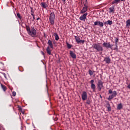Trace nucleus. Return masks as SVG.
Returning a JSON list of instances; mask_svg holds the SVG:
<instances>
[{
    "label": "nucleus",
    "mask_w": 130,
    "mask_h": 130,
    "mask_svg": "<svg viewBox=\"0 0 130 130\" xmlns=\"http://www.w3.org/2000/svg\"><path fill=\"white\" fill-rule=\"evenodd\" d=\"M92 47L96 50L98 52H102L103 51V47L100 45V43H94L92 45Z\"/></svg>",
    "instance_id": "1"
},
{
    "label": "nucleus",
    "mask_w": 130,
    "mask_h": 130,
    "mask_svg": "<svg viewBox=\"0 0 130 130\" xmlns=\"http://www.w3.org/2000/svg\"><path fill=\"white\" fill-rule=\"evenodd\" d=\"M109 94H112L110 95L108 98V100H109V101H111V100H112V99H113V98H114V97H116V95H117V92H116V91H113L111 89H109Z\"/></svg>",
    "instance_id": "2"
},
{
    "label": "nucleus",
    "mask_w": 130,
    "mask_h": 130,
    "mask_svg": "<svg viewBox=\"0 0 130 130\" xmlns=\"http://www.w3.org/2000/svg\"><path fill=\"white\" fill-rule=\"evenodd\" d=\"M54 20H55V15L54 12H52L50 14L49 21L50 24L54 25Z\"/></svg>",
    "instance_id": "3"
},
{
    "label": "nucleus",
    "mask_w": 130,
    "mask_h": 130,
    "mask_svg": "<svg viewBox=\"0 0 130 130\" xmlns=\"http://www.w3.org/2000/svg\"><path fill=\"white\" fill-rule=\"evenodd\" d=\"M37 33V31H36V29L34 28V27H32L31 28V30L29 32L28 35L32 36V37H34V36L36 35Z\"/></svg>",
    "instance_id": "4"
},
{
    "label": "nucleus",
    "mask_w": 130,
    "mask_h": 130,
    "mask_svg": "<svg viewBox=\"0 0 130 130\" xmlns=\"http://www.w3.org/2000/svg\"><path fill=\"white\" fill-rule=\"evenodd\" d=\"M103 88V82L101 80L98 81V89L99 91H101V89Z\"/></svg>",
    "instance_id": "5"
},
{
    "label": "nucleus",
    "mask_w": 130,
    "mask_h": 130,
    "mask_svg": "<svg viewBox=\"0 0 130 130\" xmlns=\"http://www.w3.org/2000/svg\"><path fill=\"white\" fill-rule=\"evenodd\" d=\"M103 45L104 47H106V48H110L111 49H112V47L113 46V45H110V43L109 42H104Z\"/></svg>",
    "instance_id": "6"
},
{
    "label": "nucleus",
    "mask_w": 130,
    "mask_h": 130,
    "mask_svg": "<svg viewBox=\"0 0 130 130\" xmlns=\"http://www.w3.org/2000/svg\"><path fill=\"white\" fill-rule=\"evenodd\" d=\"M82 99L83 101H85L87 100V98L88 97V95L87 94V92L86 91H83L81 95Z\"/></svg>",
    "instance_id": "7"
},
{
    "label": "nucleus",
    "mask_w": 130,
    "mask_h": 130,
    "mask_svg": "<svg viewBox=\"0 0 130 130\" xmlns=\"http://www.w3.org/2000/svg\"><path fill=\"white\" fill-rule=\"evenodd\" d=\"M87 16H88V13H84L79 18L81 21H85L87 19Z\"/></svg>",
    "instance_id": "8"
},
{
    "label": "nucleus",
    "mask_w": 130,
    "mask_h": 130,
    "mask_svg": "<svg viewBox=\"0 0 130 130\" xmlns=\"http://www.w3.org/2000/svg\"><path fill=\"white\" fill-rule=\"evenodd\" d=\"M94 26H100V27H103V26H104V24L103 23V22L98 21H95L94 23Z\"/></svg>",
    "instance_id": "9"
},
{
    "label": "nucleus",
    "mask_w": 130,
    "mask_h": 130,
    "mask_svg": "<svg viewBox=\"0 0 130 130\" xmlns=\"http://www.w3.org/2000/svg\"><path fill=\"white\" fill-rule=\"evenodd\" d=\"M89 7L83 6L82 9L80 11V14H86V12L88 11Z\"/></svg>",
    "instance_id": "10"
},
{
    "label": "nucleus",
    "mask_w": 130,
    "mask_h": 130,
    "mask_svg": "<svg viewBox=\"0 0 130 130\" xmlns=\"http://www.w3.org/2000/svg\"><path fill=\"white\" fill-rule=\"evenodd\" d=\"M90 84H91V88L92 89H93V91H95V89L96 88V86H95V84H94V80H91L90 81Z\"/></svg>",
    "instance_id": "11"
},
{
    "label": "nucleus",
    "mask_w": 130,
    "mask_h": 130,
    "mask_svg": "<svg viewBox=\"0 0 130 130\" xmlns=\"http://www.w3.org/2000/svg\"><path fill=\"white\" fill-rule=\"evenodd\" d=\"M104 61L106 62V63H110V62L111 61V60L110 59V58L109 57H105Z\"/></svg>",
    "instance_id": "12"
},
{
    "label": "nucleus",
    "mask_w": 130,
    "mask_h": 130,
    "mask_svg": "<svg viewBox=\"0 0 130 130\" xmlns=\"http://www.w3.org/2000/svg\"><path fill=\"white\" fill-rule=\"evenodd\" d=\"M114 12H115V6H113L109 8V13H112V14H114Z\"/></svg>",
    "instance_id": "13"
},
{
    "label": "nucleus",
    "mask_w": 130,
    "mask_h": 130,
    "mask_svg": "<svg viewBox=\"0 0 130 130\" xmlns=\"http://www.w3.org/2000/svg\"><path fill=\"white\" fill-rule=\"evenodd\" d=\"M70 54L72 58H77V55H76V54H75V53H74V52H73V51H70Z\"/></svg>",
    "instance_id": "14"
},
{
    "label": "nucleus",
    "mask_w": 130,
    "mask_h": 130,
    "mask_svg": "<svg viewBox=\"0 0 130 130\" xmlns=\"http://www.w3.org/2000/svg\"><path fill=\"white\" fill-rule=\"evenodd\" d=\"M47 44H48L49 46H50L51 48H53V44H52V41H51L50 40H48Z\"/></svg>",
    "instance_id": "15"
},
{
    "label": "nucleus",
    "mask_w": 130,
    "mask_h": 130,
    "mask_svg": "<svg viewBox=\"0 0 130 130\" xmlns=\"http://www.w3.org/2000/svg\"><path fill=\"white\" fill-rule=\"evenodd\" d=\"M46 51L48 54L49 55H51V50H50V47L49 46H48L47 49H46Z\"/></svg>",
    "instance_id": "16"
},
{
    "label": "nucleus",
    "mask_w": 130,
    "mask_h": 130,
    "mask_svg": "<svg viewBox=\"0 0 130 130\" xmlns=\"http://www.w3.org/2000/svg\"><path fill=\"white\" fill-rule=\"evenodd\" d=\"M53 36L55 37V40L57 41L59 39V37L58 36V35H57V33L54 32Z\"/></svg>",
    "instance_id": "17"
},
{
    "label": "nucleus",
    "mask_w": 130,
    "mask_h": 130,
    "mask_svg": "<svg viewBox=\"0 0 130 130\" xmlns=\"http://www.w3.org/2000/svg\"><path fill=\"white\" fill-rule=\"evenodd\" d=\"M115 42L116 47L114 49V50H117V49H118L117 42H118V38H116V39L115 40Z\"/></svg>",
    "instance_id": "18"
},
{
    "label": "nucleus",
    "mask_w": 130,
    "mask_h": 130,
    "mask_svg": "<svg viewBox=\"0 0 130 130\" xmlns=\"http://www.w3.org/2000/svg\"><path fill=\"white\" fill-rule=\"evenodd\" d=\"M41 6L42 7H43V8H44V9H45L46 8H47V7H48V5H47V4L44 2H42L41 3Z\"/></svg>",
    "instance_id": "19"
},
{
    "label": "nucleus",
    "mask_w": 130,
    "mask_h": 130,
    "mask_svg": "<svg viewBox=\"0 0 130 130\" xmlns=\"http://www.w3.org/2000/svg\"><path fill=\"white\" fill-rule=\"evenodd\" d=\"M130 26V19H128L126 21V26L127 27V28H129Z\"/></svg>",
    "instance_id": "20"
},
{
    "label": "nucleus",
    "mask_w": 130,
    "mask_h": 130,
    "mask_svg": "<svg viewBox=\"0 0 130 130\" xmlns=\"http://www.w3.org/2000/svg\"><path fill=\"white\" fill-rule=\"evenodd\" d=\"M75 38L76 40V42L79 44L80 43V40H81V39H80V38L77 37V36H75Z\"/></svg>",
    "instance_id": "21"
},
{
    "label": "nucleus",
    "mask_w": 130,
    "mask_h": 130,
    "mask_svg": "<svg viewBox=\"0 0 130 130\" xmlns=\"http://www.w3.org/2000/svg\"><path fill=\"white\" fill-rule=\"evenodd\" d=\"M117 109L118 110H120V109H122V104H121V103L118 104L117 106Z\"/></svg>",
    "instance_id": "22"
},
{
    "label": "nucleus",
    "mask_w": 130,
    "mask_h": 130,
    "mask_svg": "<svg viewBox=\"0 0 130 130\" xmlns=\"http://www.w3.org/2000/svg\"><path fill=\"white\" fill-rule=\"evenodd\" d=\"M25 28L26 29V30L27 31L28 34H29V32L31 31V30H30V27H29V26L26 25Z\"/></svg>",
    "instance_id": "23"
},
{
    "label": "nucleus",
    "mask_w": 130,
    "mask_h": 130,
    "mask_svg": "<svg viewBox=\"0 0 130 130\" xmlns=\"http://www.w3.org/2000/svg\"><path fill=\"white\" fill-rule=\"evenodd\" d=\"M120 2V0H114L112 2V5H114V4H118Z\"/></svg>",
    "instance_id": "24"
},
{
    "label": "nucleus",
    "mask_w": 130,
    "mask_h": 130,
    "mask_svg": "<svg viewBox=\"0 0 130 130\" xmlns=\"http://www.w3.org/2000/svg\"><path fill=\"white\" fill-rule=\"evenodd\" d=\"M84 1H85V4H84V7H88V5H89V3L87 0H83Z\"/></svg>",
    "instance_id": "25"
},
{
    "label": "nucleus",
    "mask_w": 130,
    "mask_h": 130,
    "mask_svg": "<svg viewBox=\"0 0 130 130\" xmlns=\"http://www.w3.org/2000/svg\"><path fill=\"white\" fill-rule=\"evenodd\" d=\"M66 44H67V47H68V48H69V49H71V48H72V45L70 44L68 42L66 43Z\"/></svg>",
    "instance_id": "26"
},
{
    "label": "nucleus",
    "mask_w": 130,
    "mask_h": 130,
    "mask_svg": "<svg viewBox=\"0 0 130 130\" xmlns=\"http://www.w3.org/2000/svg\"><path fill=\"white\" fill-rule=\"evenodd\" d=\"M1 87L4 91H6L7 87H6V86H5L4 85L1 84Z\"/></svg>",
    "instance_id": "27"
},
{
    "label": "nucleus",
    "mask_w": 130,
    "mask_h": 130,
    "mask_svg": "<svg viewBox=\"0 0 130 130\" xmlns=\"http://www.w3.org/2000/svg\"><path fill=\"white\" fill-rule=\"evenodd\" d=\"M107 22H108V25H112L113 24L112 21L111 20H108L107 21Z\"/></svg>",
    "instance_id": "28"
},
{
    "label": "nucleus",
    "mask_w": 130,
    "mask_h": 130,
    "mask_svg": "<svg viewBox=\"0 0 130 130\" xmlns=\"http://www.w3.org/2000/svg\"><path fill=\"white\" fill-rule=\"evenodd\" d=\"M88 73H89V74L90 75V76H92L93 72L91 70H89L88 71Z\"/></svg>",
    "instance_id": "29"
},
{
    "label": "nucleus",
    "mask_w": 130,
    "mask_h": 130,
    "mask_svg": "<svg viewBox=\"0 0 130 130\" xmlns=\"http://www.w3.org/2000/svg\"><path fill=\"white\" fill-rule=\"evenodd\" d=\"M108 111H111V107L110 106H106Z\"/></svg>",
    "instance_id": "30"
},
{
    "label": "nucleus",
    "mask_w": 130,
    "mask_h": 130,
    "mask_svg": "<svg viewBox=\"0 0 130 130\" xmlns=\"http://www.w3.org/2000/svg\"><path fill=\"white\" fill-rule=\"evenodd\" d=\"M17 16L19 19H22V17L21 16V15H20V13H17Z\"/></svg>",
    "instance_id": "31"
},
{
    "label": "nucleus",
    "mask_w": 130,
    "mask_h": 130,
    "mask_svg": "<svg viewBox=\"0 0 130 130\" xmlns=\"http://www.w3.org/2000/svg\"><path fill=\"white\" fill-rule=\"evenodd\" d=\"M90 103H91V101H90V100H87L86 104H88V105H89V104H90Z\"/></svg>",
    "instance_id": "32"
},
{
    "label": "nucleus",
    "mask_w": 130,
    "mask_h": 130,
    "mask_svg": "<svg viewBox=\"0 0 130 130\" xmlns=\"http://www.w3.org/2000/svg\"><path fill=\"white\" fill-rule=\"evenodd\" d=\"M84 43H85V41L84 40H80L79 41V43H82V44H84Z\"/></svg>",
    "instance_id": "33"
},
{
    "label": "nucleus",
    "mask_w": 130,
    "mask_h": 130,
    "mask_svg": "<svg viewBox=\"0 0 130 130\" xmlns=\"http://www.w3.org/2000/svg\"><path fill=\"white\" fill-rule=\"evenodd\" d=\"M2 74L3 75L5 79H7V74H6V73H3Z\"/></svg>",
    "instance_id": "34"
},
{
    "label": "nucleus",
    "mask_w": 130,
    "mask_h": 130,
    "mask_svg": "<svg viewBox=\"0 0 130 130\" xmlns=\"http://www.w3.org/2000/svg\"><path fill=\"white\" fill-rule=\"evenodd\" d=\"M12 95L14 97H15V96H16V92H15V91L13 92Z\"/></svg>",
    "instance_id": "35"
},
{
    "label": "nucleus",
    "mask_w": 130,
    "mask_h": 130,
    "mask_svg": "<svg viewBox=\"0 0 130 130\" xmlns=\"http://www.w3.org/2000/svg\"><path fill=\"white\" fill-rule=\"evenodd\" d=\"M106 105H107V106H110V104H109V102H107Z\"/></svg>",
    "instance_id": "36"
},
{
    "label": "nucleus",
    "mask_w": 130,
    "mask_h": 130,
    "mask_svg": "<svg viewBox=\"0 0 130 130\" xmlns=\"http://www.w3.org/2000/svg\"><path fill=\"white\" fill-rule=\"evenodd\" d=\"M104 25H108L107 21L104 22Z\"/></svg>",
    "instance_id": "37"
},
{
    "label": "nucleus",
    "mask_w": 130,
    "mask_h": 130,
    "mask_svg": "<svg viewBox=\"0 0 130 130\" xmlns=\"http://www.w3.org/2000/svg\"><path fill=\"white\" fill-rule=\"evenodd\" d=\"M41 52L42 55H43V56H44V55H45V54L44 53V52L43 51H41Z\"/></svg>",
    "instance_id": "38"
},
{
    "label": "nucleus",
    "mask_w": 130,
    "mask_h": 130,
    "mask_svg": "<svg viewBox=\"0 0 130 130\" xmlns=\"http://www.w3.org/2000/svg\"><path fill=\"white\" fill-rule=\"evenodd\" d=\"M127 87L128 89H130V83L127 85Z\"/></svg>",
    "instance_id": "39"
},
{
    "label": "nucleus",
    "mask_w": 130,
    "mask_h": 130,
    "mask_svg": "<svg viewBox=\"0 0 130 130\" xmlns=\"http://www.w3.org/2000/svg\"><path fill=\"white\" fill-rule=\"evenodd\" d=\"M32 17L34 20H35V15H32Z\"/></svg>",
    "instance_id": "40"
},
{
    "label": "nucleus",
    "mask_w": 130,
    "mask_h": 130,
    "mask_svg": "<svg viewBox=\"0 0 130 130\" xmlns=\"http://www.w3.org/2000/svg\"><path fill=\"white\" fill-rule=\"evenodd\" d=\"M31 16H33V15H34V14H33V12L31 13Z\"/></svg>",
    "instance_id": "41"
},
{
    "label": "nucleus",
    "mask_w": 130,
    "mask_h": 130,
    "mask_svg": "<svg viewBox=\"0 0 130 130\" xmlns=\"http://www.w3.org/2000/svg\"><path fill=\"white\" fill-rule=\"evenodd\" d=\"M37 20H40V18L38 17L37 19Z\"/></svg>",
    "instance_id": "42"
},
{
    "label": "nucleus",
    "mask_w": 130,
    "mask_h": 130,
    "mask_svg": "<svg viewBox=\"0 0 130 130\" xmlns=\"http://www.w3.org/2000/svg\"><path fill=\"white\" fill-rule=\"evenodd\" d=\"M120 1H121V2H123V1H124L125 0H120Z\"/></svg>",
    "instance_id": "43"
},
{
    "label": "nucleus",
    "mask_w": 130,
    "mask_h": 130,
    "mask_svg": "<svg viewBox=\"0 0 130 130\" xmlns=\"http://www.w3.org/2000/svg\"><path fill=\"white\" fill-rule=\"evenodd\" d=\"M63 2H66V0H62Z\"/></svg>",
    "instance_id": "44"
},
{
    "label": "nucleus",
    "mask_w": 130,
    "mask_h": 130,
    "mask_svg": "<svg viewBox=\"0 0 130 130\" xmlns=\"http://www.w3.org/2000/svg\"><path fill=\"white\" fill-rule=\"evenodd\" d=\"M2 129V128H0V130H1Z\"/></svg>",
    "instance_id": "45"
}]
</instances>
